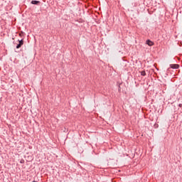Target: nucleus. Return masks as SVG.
Returning a JSON list of instances; mask_svg holds the SVG:
<instances>
[{
    "mask_svg": "<svg viewBox=\"0 0 182 182\" xmlns=\"http://www.w3.org/2000/svg\"><path fill=\"white\" fill-rule=\"evenodd\" d=\"M146 43L148 45V46H153V45H154V43L150 40H147Z\"/></svg>",
    "mask_w": 182,
    "mask_h": 182,
    "instance_id": "nucleus-3",
    "label": "nucleus"
},
{
    "mask_svg": "<svg viewBox=\"0 0 182 182\" xmlns=\"http://www.w3.org/2000/svg\"><path fill=\"white\" fill-rule=\"evenodd\" d=\"M179 107H182V104L178 105Z\"/></svg>",
    "mask_w": 182,
    "mask_h": 182,
    "instance_id": "nucleus-8",
    "label": "nucleus"
},
{
    "mask_svg": "<svg viewBox=\"0 0 182 182\" xmlns=\"http://www.w3.org/2000/svg\"><path fill=\"white\" fill-rule=\"evenodd\" d=\"M170 68L171 69H178L180 68V65L178 64H171Z\"/></svg>",
    "mask_w": 182,
    "mask_h": 182,
    "instance_id": "nucleus-2",
    "label": "nucleus"
},
{
    "mask_svg": "<svg viewBox=\"0 0 182 182\" xmlns=\"http://www.w3.org/2000/svg\"><path fill=\"white\" fill-rule=\"evenodd\" d=\"M31 4H32V5H39V4H41V1H36V0H33V1H31Z\"/></svg>",
    "mask_w": 182,
    "mask_h": 182,
    "instance_id": "nucleus-4",
    "label": "nucleus"
},
{
    "mask_svg": "<svg viewBox=\"0 0 182 182\" xmlns=\"http://www.w3.org/2000/svg\"><path fill=\"white\" fill-rule=\"evenodd\" d=\"M24 161H23V159H21V161H20V163L22 164V163H23Z\"/></svg>",
    "mask_w": 182,
    "mask_h": 182,
    "instance_id": "nucleus-7",
    "label": "nucleus"
},
{
    "mask_svg": "<svg viewBox=\"0 0 182 182\" xmlns=\"http://www.w3.org/2000/svg\"><path fill=\"white\" fill-rule=\"evenodd\" d=\"M19 36H23V32L20 33H19Z\"/></svg>",
    "mask_w": 182,
    "mask_h": 182,
    "instance_id": "nucleus-6",
    "label": "nucleus"
},
{
    "mask_svg": "<svg viewBox=\"0 0 182 182\" xmlns=\"http://www.w3.org/2000/svg\"><path fill=\"white\" fill-rule=\"evenodd\" d=\"M141 76H146V71H141Z\"/></svg>",
    "mask_w": 182,
    "mask_h": 182,
    "instance_id": "nucleus-5",
    "label": "nucleus"
},
{
    "mask_svg": "<svg viewBox=\"0 0 182 182\" xmlns=\"http://www.w3.org/2000/svg\"><path fill=\"white\" fill-rule=\"evenodd\" d=\"M23 45V39L18 40V44L16 46V49H19Z\"/></svg>",
    "mask_w": 182,
    "mask_h": 182,
    "instance_id": "nucleus-1",
    "label": "nucleus"
}]
</instances>
